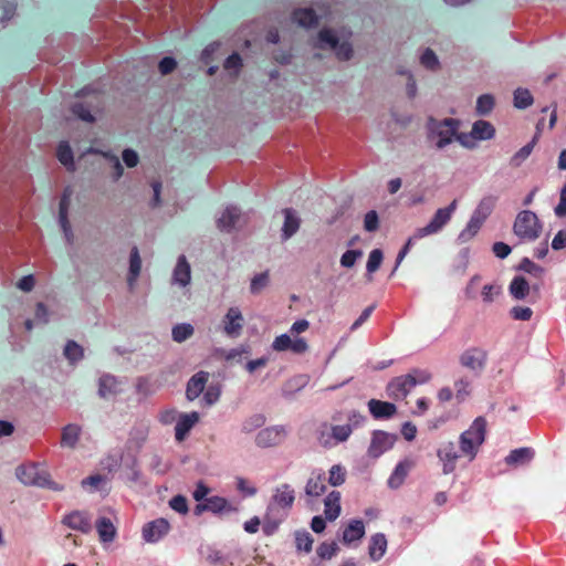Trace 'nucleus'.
<instances>
[{"label":"nucleus","instance_id":"1","mask_svg":"<svg viewBox=\"0 0 566 566\" xmlns=\"http://www.w3.org/2000/svg\"><path fill=\"white\" fill-rule=\"evenodd\" d=\"M460 120L452 117L438 119L429 116L426 122L427 142L437 150H442L454 142Z\"/></svg>","mask_w":566,"mask_h":566},{"label":"nucleus","instance_id":"2","mask_svg":"<svg viewBox=\"0 0 566 566\" xmlns=\"http://www.w3.org/2000/svg\"><path fill=\"white\" fill-rule=\"evenodd\" d=\"M486 419L482 416L476 417L471 426L460 434L459 447L463 458L472 462L486 437Z\"/></svg>","mask_w":566,"mask_h":566},{"label":"nucleus","instance_id":"3","mask_svg":"<svg viewBox=\"0 0 566 566\" xmlns=\"http://www.w3.org/2000/svg\"><path fill=\"white\" fill-rule=\"evenodd\" d=\"M15 475L25 485L48 488L54 491H61L63 489L52 481L49 472L40 468L36 463L19 465Z\"/></svg>","mask_w":566,"mask_h":566},{"label":"nucleus","instance_id":"4","mask_svg":"<svg viewBox=\"0 0 566 566\" xmlns=\"http://www.w3.org/2000/svg\"><path fill=\"white\" fill-rule=\"evenodd\" d=\"M543 224L535 212L531 210H523L517 213L513 232L522 241L533 242L541 235Z\"/></svg>","mask_w":566,"mask_h":566},{"label":"nucleus","instance_id":"5","mask_svg":"<svg viewBox=\"0 0 566 566\" xmlns=\"http://www.w3.org/2000/svg\"><path fill=\"white\" fill-rule=\"evenodd\" d=\"M343 416L347 421L345 424H335L331 427V433L335 444L347 441L353 431L363 427L366 422V417L357 410H349L345 413L337 412L333 416V420L340 421Z\"/></svg>","mask_w":566,"mask_h":566},{"label":"nucleus","instance_id":"6","mask_svg":"<svg viewBox=\"0 0 566 566\" xmlns=\"http://www.w3.org/2000/svg\"><path fill=\"white\" fill-rule=\"evenodd\" d=\"M458 201L454 199L448 207L438 209L429 223L417 229V237H429L439 233L451 220L457 210Z\"/></svg>","mask_w":566,"mask_h":566},{"label":"nucleus","instance_id":"7","mask_svg":"<svg viewBox=\"0 0 566 566\" xmlns=\"http://www.w3.org/2000/svg\"><path fill=\"white\" fill-rule=\"evenodd\" d=\"M488 356V352L481 347H469L460 355L459 363L479 377L485 369Z\"/></svg>","mask_w":566,"mask_h":566},{"label":"nucleus","instance_id":"8","mask_svg":"<svg viewBox=\"0 0 566 566\" xmlns=\"http://www.w3.org/2000/svg\"><path fill=\"white\" fill-rule=\"evenodd\" d=\"M398 436L396 433H389L382 430H374L371 432L370 443L367 450L369 458L378 459L386 451L390 450Z\"/></svg>","mask_w":566,"mask_h":566},{"label":"nucleus","instance_id":"9","mask_svg":"<svg viewBox=\"0 0 566 566\" xmlns=\"http://www.w3.org/2000/svg\"><path fill=\"white\" fill-rule=\"evenodd\" d=\"M287 436V430L282 424L270 426L258 432L255 444L260 448H271L283 443Z\"/></svg>","mask_w":566,"mask_h":566},{"label":"nucleus","instance_id":"10","mask_svg":"<svg viewBox=\"0 0 566 566\" xmlns=\"http://www.w3.org/2000/svg\"><path fill=\"white\" fill-rule=\"evenodd\" d=\"M437 457L442 463V473L450 474L455 470V463L460 458H463L461 450L457 448L452 441H446L440 444L437 450Z\"/></svg>","mask_w":566,"mask_h":566},{"label":"nucleus","instance_id":"11","mask_svg":"<svg viewBox=\"0 0 566 566\" xmlns=\"http://www.w3.org/2000/svg\"><path fill=\"white\" fill-rule=\"evenodd\" d=\"M217 228L222 232H231L243 223V214L237 206L226 207L216 220Z\"/></svg>","mask_w":566,"mask_h":566},{"label":"nucleus","instance_id":"12","mask_svg":"<svg viewBox=\"0 0 566 566\" xmlns=\"http://www.w3.org/2000/svg\"><path fill=\"white\" fill-rule=\"evenodd\" d=\"M62 524L83 534H88L93 528L92 515L87 511L74 510L65 514Z\"/></svg>","mask_w":566,"mask_h":566},{"label":"nucleus","instance_id":"13","mask_svg":"<svg viewBox=\"0 0 566 566\" xmlns=\"http://www.w3.org/2000/svg\"><path fill=\"white\" fill-rule=\"evenodd\" d=\"M415 387L416 382L413 378L406 374L392 378L388 382L386 391L389 398L399 400L406 398Z\"/></svg>","mask_w":566,"mask_h":566},{"label":"nucleus","instance_id":"14","mask_svg":"<svg viewBox=\"0 0 566 566\" xmlns=\"http://www.w3.org/2000/svg\"><path fill=\"white\" fill-rule=\"evenodd\" d=\"M287 511L269 503L262 521L264 535L272 536L275 534L280 524L287 517Z\"/></svg>","mask_w":566,"mask_h":566},{"label":"nucleus","instance_id":"15","mask_svg":"<svg viewBox=\"0 0 566 566\" xmlns=\"http://www.w3.org/2000/svg\"><path fill=\"white\" fill-rule=\"evenodd\" d=\"M170 524L166 518H156L143 526V538L146 543H157L168 534Z\"/></svg>","mask_w":566,"mask_h":566},{"label":"nucleus","instance_id":"16","mask_svg":"<svg viewBox=\"0 0 566 566\" xmlns=\"http://www.w3.org/2000/svg\"><path fill=\"white\" fill-rule=\"evenodd\" d=\"M244 318L239 307H230L223 317V332L230 338L241 335Z\"/></svg>","mask_w":566,"mask_h":566},{"label":"nucleus","instance_id":"17","mask_svg":"<svg viewBox=\"0 0 566 566\" xmlns=\"http://www.w3.org/2000/svg\"><path fill=\"white\" fill-rule=\"evenodd\" d=\"M282 213L284 216V222L281 229V239L287 241L298 231L301 218L293 208H284Z\"/></svg>","mask_w":566,"mask_h":566},{"label":"nucleus","instance_id":"18","mask_svg":"<svg viewBox=\"0 0 566 566\" xmlns=\"http://www.w3.org/2000/svg\"><path fill=\"white\" fill-rule=\"evenodd\" d=\"M497 202V197L493 195L484 196L474 211L472 212L470 219L475 221L476 223L483 226L485 220L491 216Z\"/></svg>","mask_w":566,"mask_h":566},{"label":"nucleus","instance_id":"19","mask_svg":"<svg viewBox=\"0 0 566 566\" xmlns=\"http://www.w3.org/2000/svg\"><path fill=\"white\" fill-rule=\"evenodd\" d=\"M368 410L374 419L385 420L392 418L397 412V407L392 402L378 399H370L367 403Z\"/></svg>","mask_w":566,"mask_h":566},{"label":"nucleus","instance_id":"20","mask_svg":"<svg viewBox=\"0 0 566 566\" xmlns=\"http://www.w3.org/2000/svg\"><path fill=\"white\" fill-rule=\"evenodd\" d=\"M191 281V269L186 256L179 255L172 271L171 284L186 287Z\"/></svg>","mask_w":566,"mask_h":566},{"label":"nucleus","instance_id":"21","mask_svg":"<svg viewBox=\"0 0 566 566\" xmlns=\"http://www.w3.org/2000/svg\"><path fill=\"white\" fill-rule=\"evenodd\" d=\"M199 421V413L192 411L189 413H179L178 420L175 426V438L177 441H182L189 431Z\"/></svg>","mask_w":566,"mask_h":566},{"label":"nucleus","instance_id":"22","mask_svg":"<svg viewBox=\"0 0 566 566\" xmlns=\"http://www.w3.org/2000/svg\"><path fill=\"white\" fill-rule=\"evenodd\" d=\"M120 382L117 377L111 374H104L98 379V396L103 399H108L122 391Z\"/></svg>","mask_w":566,"mask_h":566},{"label":"nucleus","instance_id":"23","mask_svg":"<svg viewBox=\"0 0 566 566\" xmlns=\"http://www.w3.org/2000/svg\"><path fill=\"white\" fill-rule=\"evenodd\" d=\"M295 500L294 490L290 484H282L276 488L275 493L271 497L270 504H274L285 511L292 507Z\"/></svg>","mask_w":566,"mask_h":566},{"label":"nucleus","instance_id":"24","mask_svg":"<svg viewBox=\"0 0 566 566\" xmlns=\"http://www.w3.org/2000/svg\"><path fill=\"white\" fill-rule=\"evenodd\" d=\"M209 378V373L207 371H198L187 382L186 387V397L188 400L192 401L203 392L206 384Z\"/></svg>","mask_w":566,"mask_h":566},{"label":"nucleus","instance_id":"25","mask_svg":"<svg viewBox=\"0 0 566 566\" xmlns=\"http://www.w3.org/2000/svg\"><path fill=\"white\" fill-rule=\"evenodd\" d=\"M326 491L325 472L317 470L312 473L305 485V494L312 497H318Z\"/></svg>","mask_w":566,"mask_h":566},{"label":"nucleus","instance_id":"26","mask_svg":"<svg viewBox=\"0 0 566 566\" xmlns=\"http://www.w3.org/2000/svg\"><path fill=\"white\" fill-rule=\"evenodd\" d=\"M412 467L413 461L410 459H403L402 461L398 462L388 479V486L391 489H398L403 483Z\"/></svg>","mask_w":566,"mask_h":566},{"label":"nucleus","instance_id":"27","mask_svg":"<svg viewBox=\"0 0 566 566\" xmlns=\"http://www.w3.org/2000/svg\"><path fill=\"white\" fill-rule=\"evenodd\" d=\"M509 293L514 300H525L531 293V283L524 276L515 275L509 285Z\"/></svg>","mask_w":566,"mask_h":566},{"label":"nucleus","instance_id":"28","mask_svg":"<svg viewBox=\"0 0 566 566\" xmlns=\"http://www.w3.org/2000/svg\"><path fill=\"white\" fill-rule=\"evenodd\" d=\"M340 493L332 491L324 500V515L327 521H335L340 515Z\"/></svg>","mask_w":566,"mask_h":566},{"label":"nucleus","instance_id":"29","mask_svg":"<svg viewBox=\"0 0 566 566\" xmlns=\"http://www.w3.org/2000/svg\"><path fill=\"white\" fill-rule=\"evenodd\" d=\"M206 506L208 507V512L213 514L234 513L238 511L235 505L230 503L226 497L218 495L207 497Z\"/></svg>","mask_w":566,"mask_h":566},{"label":"nucleus","instance_id":"30","mask_svg":"<svg viewBox=\"0 0 566 566\" xmlns=\"http://www.w3.org/2000/svg\"><path fill=\"white\" fill-rule=\"evenodd\" d=\"M365 535V525L361 520H352L344 528L342 542L350 545L353 542L359 541Z\"/></svg>","mask_w":566,"mask_h":566},{"label":"nucleus","instance_id":"31","mask_svg":"<svg viewBox=\"0 0 566 566\" xmlns=\"http://www.w3.org/2000/svg\"><path fill=\"white\" fill-rule=\"evenodd\" d=\"M310 381V376L306 374L296 375L282 387V395L285 398H292L296 392L301 391Z\"/></svg>","mask_w":566,"mask_h":566},{"label":"nucleus","instance_id":"32","mask_svg":"<svg viewBox=\"0 0 566 566\" xmlns=\"http://www.w3.org/2000/svg\"><path fill=\"white\" fill-rule=\"evenodd\" d=\"M292 20L300 27L312 28L317 25L318 15L311 8H301L293 11Z\"/></svg>","mask_w":566,"mask_h":566},{"label":"nucleus","instance_id":"33","mask_svg":"<svg viewBox=\"0 0 566 566\" xmlns=\"http://www.w3.org/2000/svg\"><path fill=\"white\" fill-rule=\"evenodd\" d=\"M99 539L103 543H112L117 534L116 527L111 518L102 516L95 523Z\"/></svg>","mask_w":566,"mask_h":566},{"label":"nucleus","instance_id":"34","mask_svg":"<svg viewBox=\"0 0 566 566\" xmlns=\"http://www.w3.org/2000/svg\"><path fill=\"white\" fill-rule=\"evenodd\" d=\"M387 538L382 533H376L370 537L368 554L371 560L378 562L386 553Z\"/></svg>","mask_w":566,"mask_h":566},{"label":"nucleus","instance_id":"35","mask_svg":"<svg viewBox=\"0 0 566 566\" xmlns=\"http://www.w3.org/2000/svg\"><path fill=\"white\" fill-rule=\"evenodd\" d=\"M534 450L532 448L523 447L512 450L505 458L509 465H524L532 461L534 458Z\"/></svg>","mask_w":566,"mask_h":566},{"label":"nucleus","instance_id":"36","mask_svg":"<svg viewBox=\"0 0 566 566\" xmlns=\"http://www.w3.org/2000/svg\"><path fill=\"white\" fill-rule=\"evenodd\" d=\"M472 136L478 140H490L495 136V127L488 120L479 119L472 125Z\"/></svg>","mask_w":566,"mask_h":566},{"label":"nucleus","instance_id":"37","mask_svg":"<svg viewBox=\"0 0 566 566\" xmlns=\"http://www.w3.org/2000/svg\"><path fill=\"white\" fill-rule=\"evenodd\" d=\"M142 270V259L139 255V251L137 247H134L130 251L129 255V270H128V276H127V283L129 289H133L135 286V283L140 274Z\"/></svg>","mask_w":566,"mask_h":566},{"label":"nucleus","instance_id":"38","mask_svg":"<svg viewBox=\"0 0 566 566\" xmlns=\"http://www.w3.org/2000/svg\"><path fill=\"white\" fill-rule=\"evenodd\" d=\"M82 429L78 424L70 423L62 429L61 434V446L66 448H75L80 437Z\"/></svg>","mask_w":566,"mask_h":566},{"label":"nucleus","instance_id":"39","mask_svg":"<svg viewBox=\"0 0 566 566\" xmlns=\"http://www.w3.org/2000/svg\"><path fill=\"white\" fill-rule=\"evenodd\" d=\"M515 269L516 271L527 273L538 281L543 280L546 274V270L543 266L536 264L527 256L523 258Z\"/></svg>","mask_w":566,"mask_h":566},{"label":"nucleus","instance_id":"40","mask_svg":"<svg viewBox=\"0 0 566 566\" xmlns=\"http://www.w3.org/2000/svg\"><path fill=\"white\" fill-rule=\"evenodd\" d=\"M63 356L70 365H76L84 358V348L75 340H67L63 348Z\"/></svg>","mask_w":566,"mask_h":566},{"label":"nucleus","instance_id":"41","mask_svg":"<svg viewBox=\"0 0 566 566\" xmlns=\"http://www.w3.org/2000/svg\"><path fill=\"white\" fill-rule=\"evenodd\" d=\"M56 156L59 161L66 167L67 170L74 171L73 151L67 142H61L57 146Z\"/></svg>","mask_w":566,"mask_h":566},{"label":"nucleus","instance_id":"42","mask_svg":"<svg viewBox=\"0 0 566 566\" xmlns=\"http://www.w3.org/2000/svg\"><path fill=\"white\" fill-rule=\"evenodd\" d=\"M96 109V106L84 102H77L72 105V113L86 123H93L95 120L92 112Z\"/></svg>","mask_w":566,"mask_h":566},{"label":"nucleus","instance_id":"43","mask_svg":"<svg viewBox=\"0 0 566 566\" xmlns=\"http://www.w3.org/2000/svg\"><path fill=\"white\" fill-rule=\"evenodd\" d=\"M195 333V328L189 323L177 324L171 329V337L176 343H182L191 337Z\"/></svg>","mask_w":566,"mask_h":566},{"label":"nucleus","instance_id":"44","mask_svg":"<svg viewBox=\"0 0 566 566\" xmlns=\"http://www.w3.org/2000/svg\"><path fill=\"white\" fill-rule=\"evenodd\" d=\"M338 39L336 34L329 29H323L319 31L317 36V48L319 49H332L337 46Z\"/></svg>","mask_w":566,"mask_h":566},{"label":"nucleus","instance_id":"45","mask_svg":"<svg viewBox=\"0 0 566 566\" xmlns=\"http://www.w3.org/2000/svg\"><path fill=\"white\" fill-rule=\"evenodd\" d=\"M481 224L476 223L475 221L469 219L465 228L458 234L457 237V243L463 244L472 240L478 232L481 229Z\"/></svg>","mask_w":566,"mask_h":566},{"label":"nucleus","instance_id":"46","mask_svg":"<svg viewBox=\"0 0 566 566\" xmlns=\"http://www.w3.org/2000/svg\"><path fill=\"white\" fill-rule=\"evenodd\" d=\"M534 99L527 88L518 87L514 91V106L518 109H525L533 104Z\"/></svg>","mask_w":566,"mask_h":566},{"label":"nucleus","instance_id":"47","mask_svg":"<svg viewBox=\"0 0 566 566\" xmlns=\"http://www.w3.org/2000/svg\"><path fill=\"white\" fill-rule=\"evenodd\" d=\"M148 427L140 424L137 427H134L129 432V443L135 446L136 448H140L148 437Z\"/></svg>","mask_w":566,"mask_h":566},{"label":"nucleus","instance_id":"48","mask_svg":"<svg viewBox=\"0 0 566 566\" xmlns=\"http://www.w3.org/2000/svg\"><path fill=\"white\" fill-rule=\"evenodd\" d=\"M266 419L261 413H255L247 419L241 424V431L244 433H251L256 429L261 428L265 423Z\"/></svg>","mask_w":566,"mask_h":566},{"label":"nucleus","instance_id":"49","mask_svg":"<svg viewBox=\"0 0 566 566\" xmlns=\"http://www.w3.org/2000/svg\"><path fill=\"white\" fill-rule=\"evenodd\" d=\"M536 140L537 137L534 136L530 143H527L518 151H516L511 159V164L515 167H518L532 154Z\"/></svg>","mask_w":566,"mask_h":566},{"label":"nucleus","instance_id":"50","mask_svg":"<svg viewBox=\"0 0 566 566\" xmlns=\"http://www.w3.org/2000/svg\"><path fill=\"white\" fill-rule=\"evenodd\" d=\"M270 282L269 272H262L259 274H255L250 283V292L254 295L260 294Z\"/></svg>","mask_w":566,"mask_h":566},{"label":"nucleus","instance_id":"51","mask_svg":"<svg viewBox=\"0 0 566 566\" xmlns=\"http://www.w3.org/2000/svg\"><path fill=\"white\" fill-rule=\"evenodd\" d=\"M346 480V470L340 464H335L329 469L328 472V483L332 486H340L345 483Z\"/></svg>","mask_w":566,"mask_h":566},{"label":"nucleus","instance_id":"52","mask_svg":"<svg viewBox=\"0 0 566 566\" xmlns=\"http://www.w3.org/2000/svg\"><path fill=\"white\" fill-rule=\"evenodd\" d=\"M313 542V537L307 531L304 530L295 532V544L298 551L310 553L312 551Z\"/></svg>","mask_w":566,"mask_h":566},{"label":"nucleus","instance_id":"53","mask_svg":"<svg viewBox=\"0 0 566 566\" xmlns=\"http://www.w3.org/2000/svg\"><path fill=\"white\" fill-rule=\"evenodd\" d=\"M494 107V97L491 94H483L478 97L475 111L479 115H488Z\"/></svg>","mask_w":566,"mask_h":566},{"label":"nucleus","instance_id":"54","mask_svg":"<svg viewBox=\"0 0 566 566\" xmlns=\"http://www.w3.org/2000/svg\"><path fill=\"white\" fill-rule=\"evenodd\" d=\"M502 293V287L500 284L492 283V284H485L482 287L481 296L482 301L485 304H491L494 302V300Z\"/></svg>","mask_w":566,"mask_h":566},{"label":"nucleus","instance_id":"55","mask_svg":"<svg viewBox=\"0 0 566 566\" xmlns=\"http://www.w3.org/2000/svg\"><path fill=\"white\" fill-rule=\"evenodd\" d=\"M470 387L471 381L465 377H462L454 382L455 398L458 401H464L470 396Z\"/></svg>","mask_w":566,"mask_h":566},{"label":"nucleus","instance_id":"56","mask_svg":"<svg viewBox=\"0 0 566 566\" xmlns=\"http://www.w3.org/2000/svg\"><path fill=\"white\" fill-rule=\"evenodd\" d=\"M292 335L290 333L281 334L276 336L271 345L274 352H286L291 350Z\"/></svg>","mask_w":566,"mask_h":566},{"label":"nucleus","instance_id":"57","mask_svg":"<svg viewBox=\"0 0 566 566\" xmlns=\"http://www.w3.org/2000/svg\"><path fill=\"white\" fill-rule=\"evenodd\" d=\"M382 258H384V254L380 249L371 250L368 255V261L366 264L367 273L371 274V273L376 272L381 264Z\"/></svg>","mask_w":566,"mask_h":566},{"label":"nucleus","instance_id":"58","mask_svg":"<svg viewBox=\"0 0 566 566\" xmlns=\"http://www.w3.org/2000/svg\"><path fill=\"white\" fill-rule=\"evenodd\" d=\"M423 237H417V230L413 232L412 235H410L408 238V240L406 241L405 245L402 247V249L399 251L398 255H397V259H396V264H395V268L392 270V274L395 273V271L398 269V266L400 265V263L402 262V260L405 259V256L408 254V252L410 251L411 247L420 239H422Z\"/></svg>","mask_w":566,"mask_h":566},{"label":"nucleus","instance_id":"59","mask_svg":"<svg viewBox=\"0 0 566 566\" xmlns=\"http://www.w3.org/2000/svg\"><path fill=\"white\" fill-rule=\"evenodd\" d=\"M420 63L429 70H436L439 66V60L431 49H426L421 56Z\"/></svg>","mask_w":566,"mask_h":566},{"label":"nucleus","instance_id":"60","mask_svg":"<svg viewBox=\"0 0 566 566\" xmlns=\"http://www.w3.org/2000/svg\"><path fill=\"white\" fill-rule=\"evenodd\" d=\"M337 551L338 546L335 542H324L317 547L316 552L322 559H331L333 556L336 555Z\"/></svg>","mask_w":566,"mask_h":566},{"label":"nucleus","instance_id":"61","mask_svg":"<svg viewBox=\"0 0 566 566\" xmlns=\"http://www.w3.org/2000/svg\"><path fill=\"white\" fill-rule=\"evenodd\" d=\"M223 357L226 360H234L237 359L240 361V358L242 355L250 354V346L248 345H241L237 348H232L230 350H221Z\"/></svg>","mask_w":566,"mask_h":566},{"label":"nucleus","instance_id":"62","mask_svg":"<svg viewBox=\"0 0 566 566\" xmlns=\"http://www.w3.org/2000/svg\"><path fill=\"white\" fill-rule=\"evenodd\" d=\"M512 318L516 321H530L533 315V311L526 306H514L510 311Z\"/></svg>","mask_w":566,"mask_h":566},{"label":"nucleus","instance_id":"63","mask_svg":"<svg viewBox=\"0 0 566 566\" xmlns=\"http://www.w3.org/2000/svg\"><path fill=\"white\" fill-rule=\"evenodd\" d=\"M361 255L363 252L360 250H347L340 258V265L352 268Z\"/></svg>","mask_w":566,"mask_h":566},{"label":"nucleus","instance_id":"64","mask_svg":"<svg viewBox=\"0 0 566 566\" xmlns=\"http://www.w3.org/2000/svg\"><path fill=\"white\" fill-rule=\"evenodd\" d=\"M379 227L378 214L375 210H370L365 214L364 218V228L368 232H374Z\"/></svg>","mask_w":566,"mask_h":566}]
</instances>
